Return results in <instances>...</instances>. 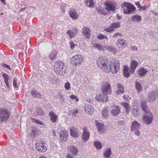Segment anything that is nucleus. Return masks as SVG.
I'll return each mask as SVG.
<instances>
[{"instance_id":"nucleus-11","label":"nucleus","mask_w":158,"mask_h":158,"mask_svg":"<svg viewBox=\"0 0 158 158\" xmlns=\"http://www.w3.org/2000/svg\"><path fill=\"white\" fill-rule=\"evenodd\" d=\"M120 23L118 22L113 23L111 24L109 28H106L105 29V31L107 32H111L114 30L115 28L118 27H120Z\"/></svg>"},{"instance_id":"nucleus-61","label":"nucleus","mask_w":158,"mask_h":158,"mask_svg":"<svg viewBox=\"0 0 158 158\" xmlns=\"http://www.w3.org/2000/svg\"><path fill=\"white\" fill-rule=\"evenodd\" d=\"M147 8V6H141L140 8V9H142L143 10H145Z\"/></svg>"},{"instance_id":"nucleus-25","label":"nucleus","mask_w":158,"mask_h":158,"mask_svg":"<svg viewBox=\"0 0 158 158\" xmlns=\"http://www.w3.org/2000/svg\"><path fill=\"white\" fill-rule=\"evenodd\" d=\"M141 16L137 15H135L132 16L131 18V20L133 23H139L141 20Z\"/></svg>"},{"instance_id":"nucleus-32","label":"nucleus","mask_w":158,"mask_h":158,"mask_svg":"<svg viewBox=\"0 0 158 158\" xmlns=\"http://www.w3.org/2000/svg\"><path fill=\"white\" fill-rule=\"evenodd\" d=\"M125 40L123 39H119L117 40V44L118 47L121 48L125 45Z\"/></svg>"},{"instance_id":"nucleus-28","label":"nucleus","mask_w":158,"mask_h":158,"mask_svg":"<svg viewBox=\"0 0 158 158\" xmlns=\"http://www.w3.org/2000/svg\"><path fill=\"white\" fill-rule=\"evenodd\" d=\"M111 112L113 115L116 116L119 114L120 110L118 106H114Z\"/></svg>"},{"instance_id":"nucleus-46","label":"nucleus","mask_w":158,"mask_h":158,"mask_svg":"<svg viewBox=\"0 0 158 158\" xmlns=\"http://www.w3.org/2000/svg\"><path fill=\"white\" fill-rule=\"evenodd\" d=\"M94 46L98 50L101 51L102 50V47L101 45L99 44H94Z\"/></svg>"},{"instance_id":"nucleus-45","label":"nucleus","mask_w":158,"mask_h":158,"mask_svg":"<svg viewBox=\"0 0 158 158\" xmlns=\"http://www.w3.org/2000/svg\"><path fill=\"white\" fill-rule=\"evenodd\" d=\"M123 36V35L121 33L117 32L115 33L113 35L112 37L113 39H115L118 37H121Z\"/></svg>"},{"instance_id":"nucleus-9","label":"nucleus","mask_w":158,"mask_h":158,"mask_svg":"<svg viewBox=\"0 0 158 158\" xmlns=\"http://www.w3.org/2000/svg\"><path fill=\"white\" fill-rule=\"evenodd\" d=\"M153 115L151 114H144L143 115L142 118L143 122L147 125L150 124L153 120Z\"/></svg>"},{"instance_id":"nucleus-13","label":"nucleus","mask_w":158,"mask_h":158,"mask_svg":"<svg viewBox=\"0 0 158 158\" xmlns=\"http://www.w3.org/2000/svg\"><path fill=\"white\" fill-rule=\"evenodd\" d=\"M141 105L142 110L147 114H152L149 110V108L147 105L146 103L144 101L142 100L141 102Z\"/></svg>"},{"instance_id":"nucleus-12","label":"nucleus","mask_w":158,"mask_h":158,"mask_svg":"<svg viewBox=\"0 0 158 158\" xmlns=\"http://www.w3.org/2000/svg\"><path fill=\"white\" fill-rule=\"evenodd\" d=\"M70 17L74 20L77 19L78 17V15L77 11L73 8H71L69 11Z\"/></svg>"},{"instance_id":"nucleus-17","label":"nucleus","mask_w":158,"mask_h":158,"mask_svg":"<svg viewBox=\"0 0 158 158\" xmlns=\"http://www.w3.org/2000/svg\"><path fill=\"white\" fill-rule=\"evenodd\" d=\"M138 62L135 60H132L130 66V72H132V74L134 73L135 70L138 65Z\"/></svg>"},{"instance_id":"nucleus-48","label":"nucleus","mask_w":158,"mask_h":158,"mask_svg":"<svg viewBox=\"0 0 158 158\" xmlns=\"http://www.w3.org/2000/svg\"><path fill=\"white\" fill-rule=\"evenodd\" d=\"M64 88L66 89L69 90L70 88V83L68 82L66 83L64 85Z\"/></svg>"},{"instance_id":"nucleus-52","label":"nucleus","mask_w":158,"mask_h":158,"mask_svg":"<svg viewBox=\"0 0 158 158\" xmlns=\"http://www.w3.org/2000/svg\"><path fill=\"white\" fill-rule=\"evenodd\" d=\"M70 98L71 99H75L77 101H78L79 100L77 98V96L74 95H71L70 96Z\"/></svg>"},{"instance_id":"nucleus-10","label":"nucleus","mask_w":158,"mask_h":158,"mask_svg":"<svg viewBox=\"0 0 158 158\" xmlns=\"http://www.w3.org/2000/svg\"><path fill=\"white\" fill-rule=\"evenodd\" d=\"M82 136V140L84 142L86 141L89 137V132L86 127H84L83 128V132Z\"/></svg>"},{"instance_id":"nucleus-35","label":"nucleus","mask_w":158,"mask_h":158,"mask_svg":"<svg viewBox=\"0 0 158 158\" xmlns=\"http://www.w3.org/2000/svg\"><path fill=\"white\" fill-rule=\"evenodd\" d=\"M40 144H41L42 146L44 145V142L41 139H38L36 140L35 145V148L40 146Z\"/></svg>"},{"instance_id":"nucleus-27","label":"nucleus","mask_w":158,"mask_h":158,"mask_svg":"<svg viewBox=\"0 0 158 158\" xmlns=\"http://www.w3.org/2000/svg\"><path fill=\"white\" fill-rule=\"evenodd\" d=\"M148 100L150 102H153L156 97V95L153 92L151 91L148 94Z\"/></svg>"},{"instance_id":"nucleus-34","label":"nucleus","mask_w":158,"mask_h":158,"mask_svg":"<svg viewBox=\"0 0 158 158\" xmlns=\"http://www.w3.org/2000/svg\"><path fill=\"white\" fill-rule=\"evenodd\" d=\"M105 48L109 52H112L113 53H115L116 52V49L112 46H106Z\"/></svg>"},{"instance_id":"nucleus-15","label":"nucleus","mask_w":158,"mask_h":158,"mask_svg":"<svg viewBox=\"0 0 158 158\" xmlns=\"http://www.w3.org/2000/svg\"><path fill=\"white\" fill-rule=\"evenodd\" d=\"M96 100L98 102H107L108 99V97L106 95L100 94L97 95L95 97Z\"/></svg>"},{"instance_id":"nucleus-42","label":"nucleus","mask_w":158,"mask_h":158,"mask_svg":"<svg viewBox=\"0 0 158 158\" xmlns=\"http://www.w3.org/2000/svg\"><path fill=\"white\" fill-rule=\"evenodd\" d=\"M94 144L97 149H101L102 148L101 143L99 141L94 142Z\"/></svg>"},{"instance_id":"nucleus-56","label":"nucleus","mask_w":158,"mask_h":158,"mask_svg":"<svg viewBox=\"0 0 158 158\" xmlns=\"http://www.w3.org/2000/svg\"><path fill=\"white\" fill-rule=\"evenodd\" d=\"M135 4L137 6L138 8H140L141 6L139 2H135Z\"/></svg>"},{"instance_id":"nucleus-8","label":"nucleus","mask_w":158,"mask_h":158,"mask_svg":"<svg viewBox=\"0 0 158 158\" xmlns=\"http://www.w3.org/2000/svg\"><path fill=\"white\" fill-rule=\"evenodd\" d=\"M83 57L80 55H77L72 57L70 60L71 63L73 65H77L82 61Z\"/></svg>"},{"instance_id":"nucleus-49","label":"nucleus","mask_w":158,"mask_h":158,"mask_svg":"<svg viewBox=\"0 0 158 158\" xmlns=\"http://www.w3.org/2000/svg\"><path fill=\"white\" fill-rule=\"evenodd\" d=\"M97 38L100 40L104 39L105 38H106L107 37H105L104 35L102 34H100L97 36Z\"/></svg>"},{"instance_id":"nucleus-16","label":"nucleus","mask_w":158,"mask_h":158,"mask_svg":"<svg viewBox=\"0 0 158 158\" xmlns=\"http://www.w3.org/2000/svg\"><path fill=\"white\" fill-rule=\"evenodd\" d=\"M2 77L4 79L5 84L7 87L10 88V85L9 83L10 81V77L9 75L6 73H3L2 74Z\"/></svg>"},{"instance_id":"nucleus-38","label":"nucleus","mask_w":158,"mask_h":158,"mask_svg":"<svg viewBox=\"0 0 158 158\" xmlns=\"http://www.w3.org/2000/svg\"><path fill=\"white\" fill-rule=\"evenodd\" d=\"M67 34L69 35L70 38H73L76 35H77L76 33H74L73 30H69L66 32Z\"/></svg>"},{"instance_id":"nucleus-21","label":"nucleus","mask_w":158,"mask_h":158,"mask_svg":"<svg viewBox=\"0 0 158 158\" xmlns=\"http://www.w3.org/2000/svg\"><path fill=\"white\" fill-rule=\"evenodd\" d=\"M85 110L89 114H92L94 112V108L90 105H86L85 107Z\"/></svg>"},{"instance_id":"nucleus-31","label":"nucleus","mask_w":158,"mask_h":158,"mask_svg":"<svg viewBox=\"0 0 158 158\" xmlns=\"http://www.w3.org/2000/svg\"><path fill=\"white\" fill-rule=\"evenodd\" d=\"M35 148L40 152H45L47 150V147L44 145L39 146Z\"/></svg>"},{"instance_id":"nucleus-22","label":"nucleus","mask_w":158,"mask_h":158,"mask_svg":"<svg viewBox=\"0 0 158 158\" xmlns=\"http://www.w3.org/2000/svg\"><path fill=\"white\" fill-rule=\"evenodd\" d=\"M70 131L72 136L75 138L78 137L79 132L77 129L72 127L70 128Z\"/></svg>"},{"instance_id":"nucleus-60","label":"nucleus","mask_w":158,"mask_h":158,"mask_svg":"<svg viewBox=\"0 0 158 158\" xmlns=\"http://www.w3.org/2000/svg\"><path fill=\"white\" fill-rule=\"evenodd\" d=\"M67 158H74L71 154L68 153L66 156Z\"/></svg>"},{"instance_id":"nucleus-40","label":"nucleus","mask_w":158,"mask_h":158,"mask_svg":"<svg viewBox=\"0 0 158 158\" xmlns=\"http://www.w3.org/2000/svg\"><path fill=\"white\" fill-rule=\"evenodd\" d=\"M86 5L89 7H94L93 0H86Z\"/></svg>"},{"instance_id":"nucleus-2","label":"nucleus","mask_w":158,"mask_h":158,"mask_svg":"<svg viewBox=\"0 0 158 158\" xmlns=\"http://www.w3.org/2000/svg\"><path fill=\"white\" fill-rule=\"evenodd\" d=\"M54 68L56 73L58 75H62L66 73L67 71L66 66L62 61L56 62Z\"/></svg>"},{"instance_id":"nucleus-55","label":"nucleus","mask_w":158,"mask_h":158,"mask_svg":"<svg viewBox=\"0 0 158 158\" xmlns=\"http://www.w3.org/2000/svg\"><path fill=\"white\" fill-rule=\"evenodd\" d=\"M72 29V30H73V31H74V33H76L77 35L78 32V29L75 27H73Z\"/></svg>"},{"instance_id":"nucleus-19","label":"nucleus","mask_w":158,"mask_h":158,"mask_svg":"<svg viewBox=\"0 0 158 158\" xmlns=\"http://www.w3.org/2000/svg\"><path fill=\"white\" fill-rule=\"evenodd\" d=\"M60 137L62 141H65L67 140L68 134L67 131L63 130H61L60 132Z\"/></svg>"},{"instance_id":"nucleus-50","label":"nucleus","mask_w":158,"mask_h":158,"mask_svg":"<svg viewBox=\"0 0 158 158\" xmlns=\"http://www.w3.org/2000/svg\"><path fill=\"white\" fill-rule=\"evenodd\" d=\"M36 111V113H38L39 114L43 115L44 113V112L41 109H38V110Z\"/></svg>"},{"instance_id":"nucleus-1","label":"nucleus","mask_w":158,"mask_h":158,"mask_svg":"<svg viewBox=\"0 0 158 158\" xmlns=\"http://www.w3.org/2000/svg\"><path fill=\"white\" fill-rule=\"evenodd\" d=\"M110 63L111 60L108 61L106 57L100 56L98 58L97 64L102 71L106 73H109L111 70Z\"/></svg>"},{"instance_id":"nucleus-64","label":"nucleus","mask_w":158,"mask_h":158,"mask_svg":"<svg viewBox=\"0 0 158 158\" xmlns=\"http://www.w3.org/2000/svg\"><path fill=\"white\" fill-rule=\"evenodd\" d=\"M78 112V111L77 110H76L73 111L74 114L77 113Z\"/></svg>"},{"instance_id":"nucleus-44","label":"nucleus","mask_w":158,"mask_h":158,"mask_svg":"<svg viewBox=\"0 0 158 158\" xmlns=\"http://www.w3.org/2000/svg\"><path fill=\"white\" fill-rule=\"evenodd\" d=\"M102 114L103 117L105 118L108 116V112L106 109H104L102 111Z\"/></svg>"},{"instance_id":"nucleus-3","label":"nucleus","mask_w":158,"mask_h":158,"mask_svg":"<svg viewBox=\"0 0 158 158\" xmlns=\"http://www.w3.org/2000/svg\"><path fill=\"white\" fill-rule=\"evenodd\" d=\"M10 112L7 110L3 108L0 109V122L3 123L6 122L10 118Z\"/></svg>"},{"instance_id":"nucleus-63","label":"nucleus","mask_w":158,"mask_h":158,"mask_svg":"<svg viewBox=\"0 0 158 158\" xmlns=\"http://www.w3.org/2000/svg\"><path fill=\"white\" fill-rule=\"evenodd\" d=\"M87 102L89 103H91L92 102V101L91 100H90L89 99H87Z\"/></svg>"},{"instance_id":"nucleus-5","label":"nucleus","mask_w":158,"mask_h":158,"mask_svg":"<svg viewBox=\"0 0 158 158\" xmlns=\"http://www.w3.org/2000/svg\"><path fill=\"white\" fill-rule=\"evenodd\" d=\"M110 71L113 74L116 73L120 69L119 61L117 59H112L111 60Z\"/></svg>"},{"instance_id":"nucleus-7","label":"nucleus","mask_w":158,"mask_h":158,"mask_svg":"<svg viewBox=\"0 0 158 158\" xmlns=\"http://www.w3.org/2000/svg\"><path fill=\"white\" fill-rule=\"evenodd\" d=\"M106 6V9L108 11H114L116 8V4L115 1L114 0H110L107 1L105 3Z\"/></svg>"},{"instance_id":"nucleus-24","label":"nucleus","mask_w":158,"mask_h":158,"mask_svg":"<svg viewBox=\"0 0 158 158\" xmlns=\"http://www.w3.org/2000/svg\"><path fill=\"white\" fill-rule=\"evenodd\" d=\"M140 126V124L136 121H134L132 123L131 130L132 131L134 130L139 129Z\"/></svg>"},{"instance_id":"nucleus-62","label":"nucleus","mask_w":158,"mask_h":158,"mask_svg":"<svg viewBox=\"0 0 158 158\" xmlns=\"http://www.w3.org/2000/svg\"><path fill=\"white\" fill-rule=\"evenodd\" d=\"M116 16H117V17L118 18V20L120 19H121V17L118 14H117L116 15Z\"/></svg>"},{"instance_id":"nucleus-33","label":"nucleus","mask_w":158,"mask_h":158,"mask_svg":"<svg viewBox=\"0 0 158 158\" xmlns=\"http://www.w3.org/2000/svg\"><path fill=\"white\" fill-rule=\"evenodd\" d=\"M31 94L33 96L37 98H40L41 96V94L35 90H32L31 92Z\"/></svg>"},{"instance_id":"nucleus-26","label":"nucleus","mask_w":158,"mask_h":158,"mask_svg":"<svg viewBox=\"0 0 158 158\" xmlns=\"http://www.w3.org/2000/svg\"><path fill=\"white\" fill-rule=\"evenodd\" d=\"M130 69L129 68L128 66L126 65L124 66L123 69V74L125 77L128 78L129 77L130 73H132V72H130Z\"/></svg>"},{"instance_id":"nucleus-54","label":"nucleus","mask_w":158,"mask_h":158,"mask_svg":"<svg viewBox=\"0 0 158 158\" xmlns=\"http://www.w3.org/2000/svg\"><path fill=\"white\" fill-rule=\"evenodd\" d=\"M134 131V132L135 134L137 136H139L140 135V132L137 130V129H135Z\"/></svg>"},{"instance_id":"nucleus-58","label":"nucleus","mask_w":158,"mask_h":158,"mask_svg":"<svg viewBox=\"0 0 158 158\" xmlns=\"http://www.w3.org/2000/svg\"><path fill=\"white\" fill-rule=\"evenodd\" d=\"M131 49L133 51H137L138 50L137 48L135 46H131Z\"/></svg>"},{"instance_id":"nucleus-6","label":"nucleus","mask_w":158,"mask_h":158,"mask_svg":"<svg viewBox=\"0 0 158 158\" xmlns=\"http://www.w3.org/2000/svg\"><path fill=\"white\" fill-rule=\"evenodd\" d=\"M102 90L103 94L105 95L109 94L111 93V87L108 82H103L102 85Z\"/></svg>"},{"instance_id":"nucleus-51","label":"nucleus","mask_w":158,"mask_h":158,"mask_svg":"<svg viewBox=\"0 0 158 158\" xmlns=\"http://www.w3.org/2000/svg\"><path fill=\"white\" fill-rule=\"evenodd\" d=\"M17 80L16 79H14L13 81V85L15 88H17L18 86L16 82Z\"/></svg>"},{"instance_id":"nucleus-53","label":"nucleus","mask_w":158,"mask_h":158,"mask_svg":"<svg viewBox=\"0 0 158 158\" xmlns=\"http://www.w3.org/2000/svg\"><path fill=\"white\" fill-rule=\"evenodd\" d=\"M2 66H3L4 67H5L7 69H10L11 68L10 66L9 65H8L6 64H2Z\"/></svg>"},{"instance_id":"nucleus-4","label":"nucleus","mask_w":158,"mask_h":158,"mask_svg":"<svg viewBox=\"0 0 158 158\" xmlns=\"http://www.w3.org/2000/svg\"><path fill=\"white\" fill-rule=\"evenodd\" d=\"M121 7L122 8L126 7V8L123 9V12L125 14H131L135 10L136 8L131 4L125 2L121 5Z\"/></svg>"},{"instance_id":"nucleus-57","label":"nucleus","mask_w":158,"mask_h":158,"mask_svg":"<svg viewBox=\"0 0 158 158\" xmlns=\"http://www.w3.org/2000/svg\"><path fill=\"white\" fill-rule=\"evenodd\" d=\"M138 110L135 108H133L132 110V112L133 114H135L138 112Z\"/></svg>"},{"instance_id":"nucleus-23","label":"nucleus","mask_w":158,"mask_h":158,"mask_svg":"<svg viewBox=\"0 0 158 158\" xmlns=\"http://www.w3.org/2000/svg\"><path fill=\"white\" fill-rule=\"evenodd\" d=\"M49 116L50 117V120L52 122L55 123L56 122L58 117L53 111H51L49 112Z\"/></svg>"},{"instance_id":"nucleus-29","label":"nucleus","mask_w":158,"mask_h":158,"mask_svg":"<svg viewBox=\"0 0 158 158\" xmlns=\"http://www.w3.org/2000/svg\"><path fill=\"white\" fill-rule=\"evenodd\" d=\"M117 87L118 89L116 92L117 94L120 93H123L124 92V87L120 84H118L117 85Z\"/></svg>"},{"instance_id":"nucleus-43","label":"nucleus","mask_w":158,"mask_h":158,"mask_svg":"<svg viewBox=\"0 0 158 158\" xmlns=\"http://www.w3.org/2000/svg\"><path fill=\"white\" fill-rule=\"evenodd\" d=\"M135 87L138 92L140 91L142 89L140 84L137 82H135Z\"/></svg>"},{"instance_id":"nucleus-18","label":"nucleus","mask_w":158,"mask_h":158,"mask_svg":"<svg viewBox=\"0 0 158 158\" xmlns=\"http://www.w3.org/2000/svg\"><path fill=\"white\" fill-rule=\"evenodd\" d=\"M68 149L73 155L76 156L77 154L78 149L76 147L70 146L68 147Z\"/></svg>"},{"instance_id":"nucleus-41","label":"nucleus","mask_w":158,"mask_h":158,"mask_svg":"<svg viewBox=\"0 0 158 158\" xmlns=\"http://www.w3.org/2000/svg\"><path fill=\"white\" fill-rule=\"evenodd\" d=\"M36 132L35 130H32L31 132L29 134V135L31 139L33 140L36 135Z\"/></svg>"},{"instance_id":"nucleus-37","label":"nucleus","mask_w":158,"mask_h":158,"mask_svg":"<svg viewBox=\"0 0 158 158\" xmlns=\"http://www.w3.org/2000/svg\"><path fill=\"white\" fill-rule=\"evenodd\" d=\"M122 105L123 106L125 109V111L127 113L129 112V108L130 106L127 103L124 102L122 103Z\"/></svg>"},{"instance_id":"nucleus-14","label":"nucleus","mask_w":158,"mask_h":158,"mask_svg":"<svg viewBox=\"0 0 158 158\" xmlns=\"http://www.w3.org/2000/svg\"><path fill=\"white\" fill-rule=\"evenodd\" d=\"M96 125L99 133L102 134L106 131V127L103 123L97 122Z\"/></svg>"},{"instance_id":"nucleus-20","label":"nucleus","mask_w":158,"mask_h":158,"mask_svg":"<svg viewBox=\"0 0 158 158\" xmlns=\"http://www.w3.org/2000/svg\"><path fill=\"white\" fill-rule=\"evenodd\" d=\"M83 35L87 38H89L90 35V31L88 28L84 27L82 30Z\"/></svg>"},{"instance_id":"nucleus-47","label":"nucleus","mask_w":158,"mask_h":158,"mask_svg":"<svg viewBox=\"0 0 158 158\" xmlns=\"http://www.w3.org/2000/svg\"><path fill=\"white\" fill-rule=\"evenodd\" d=\"M32 120L34 122H35L36 123L38 124L39 125H42V122L41 121H40L35 118H32Z\"/></svg>"},{"instance_id":"nucleus-59","label":"nucleus","mask_w":158,"mask_h":158,"mask_svg":"<svg viewBox=\"0 0 158 158\" xmlns=\"http://www.w3.org/2000/svg\"><path fill=\"white\" fill-rule=\"evenodd\" d=\"M70 44V48L72 49H73L74 48V44L73 42H71Z\"/></svg>"},{"instance_id":"nucleus-36","label":"nucleus","mask_w":158,"mask_h":158,"mask_svg":"<svg viewBox=\"0 0 158 158\" xmlns=\"http://www.w3.org/2000/svg\"><path fill=\"white\" fill-rule=\"evenodd\" d=\"M111 153V149L110 148H108L105 151L104 153V156L106 158H109V157L110 156Z\"/></svg>"},{"instance_id":"nucleus-30","label":"nucleus","mask_w":158,"mask_h":158,"mask_svg":"<svg viewBox=\"0 0 158 158\" xmlns=\"http://www.w3.org/2000/svg\"><path fill=\"white\" fill-rule=\"evenodd\" d=\"M148 70L147 69L140 68L138 70L139 75L140 76L145 75L148 72Z\"/></svg>"},{"instance_id":"nucleus-39","label":"nucleus","mask_w":158,"mask_h":158,"mask_svg":"<svg viewBox=\"0 0 158 158\" xmlns=\"http://www.w3.org/2000/svg\"><path fill=\"white\" fill-rule=\"evenodd\" d=\"M49 58L51 60H52L53 59H55L56 56V53L55 51L52 52L50 54L49 56Z\"/></svg>"}]
</instances>
